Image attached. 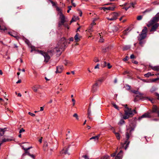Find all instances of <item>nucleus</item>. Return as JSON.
Here are the masks:
<instances>
[{
  "instance_id": "f257e3e1",
  "label": "nucleus",
  "mask_w": 159,
  "mask_h": 159,
  "mask_svg": "<svg viewBox=\"0 0 159 159\" xmlns=\"http://www.w3.org/2000/svg\"><path fill=\"white\" fill-rule=\"evenodd\" d=\"M67 43V40L64 37H62L61 39L55 48L48 50V52L51 56L54 54L56 52L58 54L60 55L61 51L64 50Z\"/></svg>"
},
{
  "instance_id": "f03ea898",
  "label": "nucleus",
  "mask_w": 159,
  "mask_h": 159,
  "mask_svg": "<svg viewBox=\"0 0 159 159\" xmlns=\"http://www.w3.org/2000/svg\"><path fill=\"white\" fill-rule=\"evenodd\" d=\"M127 105H126L125 107L127 109L126 110H124L125 113L123 116V119H121L118 123V125L120 126L122 125L125 123V121L124 119H127L129 117H132L134 114L136 113L135 110H132L131 108H129L127 107Z\"/></svg>"
},
{
  "instance_id": "7ed1b4c3",
  "label": "nucleus",
  "mask_w": 159,
  "mask_h": 159,
  "mask_svg": "<svg viewBox=\"0 0 159 159\" xmlns=\"http://www.w3.org/2000/svg\"><path fill=\"white\" fill-rule=\"evenodd\" d=\"M134 128L135 126H133L127 129V131L125 133L126 139L124 141V143L122 145L123 146L125 144H126L125 148V150H126L129 146V145L130 143V141H129V139L130 137V135L131 134V132L134 130Z\"/></svg>"
},
{
  "instance_id": "20e7f679",
  "label": "nucleus",
  "mask_w": 159,
  "mask_h": 159,
  "mask_svg": "<svg viewBox=\"0 0 159 159\" xmlns=\"http://www.w3.org/2000/svg\"><path fill=\"white\" fill-rule=\"evenodd\" d=\"M159 21V13H157V15L152 19L150 20L147 25V26L149 27Z\"/></svg>"
},
{
  "instance_id": "39448f33",
  "label": "nucleus",
  "mask_w": 159,
  "mask_h": 159,
  "mask_svg": "<svg viewBox=\"0 0 159 159\" xmlns=\"http://www.w3.org/2000/svg\"><path fill=\"white\" fill-rule=\"evenodd\" d=\"M38 53L43 55L44 58V61L46 62H48L50 57L48 52H46L41 50H37Z\"/></svg>"
},
{
  "instance_id": "423d86ee",
  "label": "nucleus",
  "mask_w": 159,
  "mask_h": 159,
  "mask_svg": "<svg viewBox=\"0 0 159 159\" xmlns=\"http://www.w3.org/2000/svg\"><path fill=\"white\" fill-rule=\"evenodd\" d=\"M120 15L118 13L114 12L111 13L109 16V17H107V19L110 20H116L117 17L119 16Z\"/></svg>"
},
{
  "instance_id": "0eeeda50",
  "label": "nucleus",
  "mask_w": 159,
  "mask_h": 159,
  "mask_svg": "<svg viewBox=\"0 0 159 159\" xmlns=\"http://www.w3.org/2000/svg\"><path fill=\"white\" fill-rule=\"evenodd\" d=\"M59 15V18L60 19V21L59 22L58 25L60 27L61 25H64L65 21V16L62 14H61Z\"/></svg>"
},
{
  "instance_id": "6e6552de",
  "label": "nucleus",
  "mask_w": 159,
  "mask_h": 159,
  "mask_svg": "<svg viewBox=\"0 0 159 159\" xmlns=\"http://www.w3.org/2000/svg\"><path fill=\"white\" fill-rule=\"evenodd\" d=\"M151 114V113L149 112L145 113L142 116L139 117V120H140L143 118H151L152 117V116Z\"/></svg>"
},
{
  "instance_id": "1a4fd4ad",
  "label": "nucleus",
  "mask_w": 159,
  "mask_h": 159,
  "mask_svg": "<svg viewBox=\"0 0 159 159\" xmlns=\"http://www.w3.org/2000/svg\"><path fill=\"white\" fill-rule=\"evenodd\" d=\"M152 27L150 30L151 32H154L156 31L157 29L159 26V24L156 23L152 25Z\"/></svg>"
},
{
  "instance_id": "9d476101",
  "label": "nucleus",
  "mask_w": 159,
  "mask_h": 159,
  "mask_svg": "<svg viewBox=\"0 0 159 159\" xmlns=\"http://www.w3.org/2000/svg\"><path fill=\"white\" fill-rule=\"evenodd\" d=\"M98 87V84L97 82H96L92 86V91L93 92L97 91Z\"/></svg>"
},
{
  "instance_id": "9b49d317",
  "label": "nucleus",
  "mask_w": 159,
  "mask_h": 159,
  "mask_svg": "<svg viewBox=\"0 0 159 159\" xmlns=\"http://www.w3.org/2000/svg\"><path fill=\"white\" fill-rule=\"evenodd\" d=\"M63 69V67L62 66H58L57 67V73H61Z\"/></svg>"
},
{
  "instance_id": "f8f14e48",
  "label": "nucleus",
  "mask_w": 159,
  "mask_h": 159,
  "mask_svg": "<svg viewBox=\"0 0 159 159\" xmlns=\"http://www.w3.org/2000/svg\"><path fill=\"white\" fill-rule=\"evenodd\" d=\"M133 93H134L135 94H137L136 96V97L140 96V98H141V97H142L143 94L139 93L138 91L133 90L131 91Z\"/></svg>"
},
{
  "instance_id": "ddd939ff",
  "label": "nucleus",
  "mask_w": 159,
  "mask_h": 159,
  "mask_svg": "<svg viewBox=\"0 0 159 159\" xmlns=\"http://www.w3.org/2000/svg\"><path fill=\"white\" fill-rule=\"evenodd\" d=\"M123 152L120 150L115 157V159H121L122 157Z\"/></svg>"
},
{
  "instance_id": "4468645a",
  "label": "nucleus",
  "mask_w": 159,
  "mask_h": 159,
  "mask_svg": "<svg viewBox=\"0 0 159 159\" xmlns=\"http://www.w3.org/2000/svg\"><path fill=\"white\" fill-rule=\"evenodd\" d=\"M80 34L77 33L74 37V39L76 42H79L80 40Z\"/></svg>"
},
{
  "instance_id": "2eb2a0df",
  "label": "nucleus",
  "mask_w": 159,
  "mask_h": 159,
  "mask_svg": "<svg viewBox=\"0 0 159 159\" xmlns=\"http://www.w3.org/2000/svg\"><path fill=\"white\" fill-rule=\"evenodd\" d=\"M129 32V29L127 28L125 30H124L122 34L120 35V36L121 37L123 38H124L123 36V35H126L127 34V33Z\"/></svg>"
},
{
  "instance_id": "dca6fc26",
  "label": "nucleus",
  "mask_w": 159,
  "mask_h": 159,
  "mask_svg": "<svg viewBox=\"0 0 159 159\" xmlns=\"http://www.w3.org/2000/svg\"><path fill=\"white\" fill-rule=\"evenodd\" d=\"M147 34L141 33L139 34V36L138 37V39H144L146 37Z\"/></svg>"
},
{
  "instance_id": "f3484780",
  "label": "nucleus",
  "mask_w": 159,
  "mask_h": 159,
  "mask_svg": "<svg viewBox=\"0 0 159 159\" xmlns=\"http://www.w3.org/2000/svg\"><path fill=\"white\" fill-rule=\"evenodd\" d=\"M40 85H35L32 87V88L34 92H36L38 91V89L40 88Z\"/></svg>"
},
{
  "instance_id": "a211bd4d",
  "label": "nucleus",
  "mask_w": 159,
  "mask_h": 159,
  "mask_svg": "<svg viewBox=\"0 0 159 159\" xmlns=\"http://www.w3.org/2000/svg\"><path fill=\"white\" fill-rule=\"evenodd\" d=\"M149 67L153 70L158 71H159V66H149Z\"/></svg>"
},
{
  "instance_id": "6ab92c4d",
  "label": "nucleus",
  "mask_w": 159,
  "mask_h": 159,
  "mask_svg": "<svg viewBox=\"0 0 159 159\" xmlns=\"http://www.w3.org/2000/svg\"><path fill=\"white\" fill-rule=\"evenodd\" d=\"M158 111V108L156 106L153 105L152 107V112H157V113Z\"/></svg>"
},
{
  "instance_id": "aec40b11",
  "label": "nucleus",
  "mask_w": 159,
  "mask_h": 159,
  "mask_svg": "<svg viewBox=\"0 0 159 159\" xmlns=\"http://www.w3.org/2000/svg\"><path fill=\"white\" fill-rule=\"evenodd\" d=\"M32 148V147H30L27 148H25L23 146L22 147V148L23 149H24L25 150V152L26 154H27L28 155H29V154H30V153L28 151V150H29L31 148Z\"/></svg>"
},
{
  "instance_id": "412c9836",
  "label": "nucleus",
  "mask_w": 159,
  "mask_h": 159,
  "mask_svg": "<svg viewBox=\"0 0 159 159\" xmlns=\"http://www.w3.org/2000/svg\"><path fill=\"white\" fill-rule=\"evenodd\" d=\"M139 41V44L141 47H143L144 44L145 43V40L144 39H138Z\"/></svg>"
},
{
  "instance_id": "4be33fe9",
  "label": "nucleus",
  "mask_w": 159,
  "mask_h": 159,
  "mask_svg": "<svg viewBox=\"0 0 159 159\" xmlns=\"http://www.w3.org/2000/svg\"><path fill=\"white\" fill-rule=\"evenodd\" d=\"M99 136H100V135H98L96 136H95L92 137L90 139V140L93 139L95 141H98V139Z\"/></svg>"
},
{
  "instance_id": "5701e85b",
  "label": "nucleus",
  "mask_w": 159,
  "mask_h": 159,
  "mask_svg": "<svg viewBox=\"0 0 159 159\" xmlns=\"http://www.w3.org/2000/svg\"><path fill=\"white\" fill-rule=\"evenodd\" d=\"M153 74H152L151 72H149L148 73L144 74V76L145 77L148 78L150 76H153Z\"/></svg>"
},
{
  "instance_id": "b1692460",
  "label": "nucleus",
  "mask_w": 159,
  "mask_h": 159,
  "mask_svg": "<svg viewBox=\"0 0 159 159\" xmlns=\"http://www.w3.org/2000/svg\"><path fill=\"white\" fill-rule=\"evenodd\" d=\"M5 129L0 128V136H2L4 134Z\"/></svg>"
},
{
  "instance_id": "393cba45",
  "label": "nucleus",
  "mask_w": 159,
  "mask_h": 159,
  "mask_svg": "<svg viewBox=\"0 0 159 159\" xmlns=\"http://www.w3.org/2000/svg\"><path fill=\"white\" fill-rule=\"evenodd\" d=\"M30 48H31V52H32L33 51H35L36 52H37V53H38L37 50H36L35 47L33 46L30 45Z\"/></svg>"
},
{
  "instance_id": "a878e982",
  "label": "nucleus",
  "mask_w": 159,
  "mask_h": 159,
  "mask_svg": "<svg viewBox=\"0 0 159 159\" xmlns=\"http://www.w3.org/2000/svg\"><path fill=\"white\" fill-rule=\"evenodd\" d=\"M111 28L113 32H116L118 30V28L115 26H112Z\"/></svg>"
},
{
  "instance_id": "bb28decb",
  "label": "nucleus",
  "mask_w": 159,
  "mask_h": 159,
  "mask_svg": "<svg viewBox=\"0 0 159 159\" xmlns=\"http://www.w3.org/2000/svg\"><path fill=\"white\" fill-rule=\"evenodd\" d=\"M147 28L146 27H144L143 28V29L142 30V33L147 34Z\"/></svg>"
},
{
  "instance_id": "cd10ccee",
  "label": "nucleus",
  "mask_w": 159,
  "mask_h": 159,
  "mask_svg": "<svg viewBox=\"0 0 159 159\" xmlns=\"http://www.w3.org/2000/svg\"><path fill=\"white\" fill-rule=\"evenodd\" d=\"M64 64L66 66H67V65H71V63L69 61L65 60L64 62Z\"/></svg>"
},
{
  "instance_id": "c85d7f7f",
  "label": "nucleus",
  "mask_w": 159,
  "mask_h": 159,
  "mask_svg": "<svg viewBox=\"0 0 159 159\" xmlns=\"http://www.w3.org/2000/svg\"><path fill=\"white\" fill-rule=\"evenodd\" d=\"M115 7H105L104 8V9L107 10H111V11H113L114 10Z\"/></svg>"
},
{
  "instance_id": "c756f323",
  "label": "nucleus",
  "mask_w": 159,
  "mask_h": 159,
  "mask_svg": "<svg viewBox=\"0 0 159 159\" xmlns=\"http://www.w3.org/2000/svg\"><path fill=\"white\" fill-rule=\"evenodd\" d=\"M56 10L58 12V14L60 15L61 14H62L61 9L57 6H56Z\"/></svg>"
},
{
  "instance_id": "7c9ffc66",
  "label": "nucleus",
  "mask_w": 159,
  "mask_h": 159,
  "mask_svg": "<svg viewBox=\"0 0 159 159\" xmlns=\"http://www.w3.org/2000/svg\"><path fill=\"white\" fill-rule=\"evenodd\" d=\"M107 63L106 61H103L102 63L101 66L102 67H105L107 66Z\"/></svg>"
},
{
  "instance_id": "2f4dec72",
  "label": "nucleus",
  "mask_w": 159,
  "mask_h": 159,
  "mask_svg": "<svg viewBox=\"0 0 159 159\" xmlns=\"http://www.w3.org/2000/svg\"><path fill=\"white\" fill-rule=\"evenodd\" d=\"M116 136L117 139L119 140L120 139V134H119V133H114Z\"/></svg>"
},
{
  "instance_id": "473e14b6",
  "label": "nucleus",
  "mask_w": 159,
  "mask_h": 159,
  "mask_svg": "<svg viewBox=\"0 0 159 159\" xmlns=\"http://www.w3.org/2000/svg\"><path fill=\"white\" fill-rule=\"evenodd\" d=\"M0 30L4 31L5 30H7V28L5 25H4L2 27H1V26L0 25Z\"/></svg>"
},
{
  "instance_id": "72a5a7b5",
  "label": "nucleus",
  "mask_w": 159,
  "mask_h": 159,
  "mask_svg": "<svg viewBox=\"0 0 159 159\" xmlns=\"http://www.w3.org/2000/svg\"><path fill=\"white\" fill-rule=\"evenodd\" d=\"M100 35V38L99 39V42L101 43H102L104 41V39L101 36V35H100V34H99Z\"/></svg>"
},
{
  "instance_id": "f704fd0d",
  "label": "nucleus",
  "mask_w": 159,
  "mask_h": 159,
  "mask_svg": "<svg viewBox=\"0 0 159 159\" xmlns=\"http://www.w3.org/2000/svg\"><path fill=\"white\" fill-rule=\"evenodd\" d=\"M25 41L26 44H27V45L29 46H30L31 45V44L30 43L29 41L27 39H25Z\"/></svg>"
},
{
  "instance_id": "c9c22d12",
  "label": "nucleus",
  "mask_w": 159,
  "mask_h": 159,
  "mask_svg": "<svg viewBox=\"0 0 159 159\" xmlns=\"http://www.w3.org/2000/svg\"><path fill=\"white\" fill-rule=\"evenodd\" d=\"M68 150L66 148L64 149L62 151V153H64L65 154H67V152Z\"/></svg>"
},
{
  "instance_id": "e433bc0d",
  "label": "nucleus",
  "mask_w": 159,
  "mask_h": 159,
  "mask_svg": "<svg viewBox=\"0 0 159 159\" xmlns=\"http://www.w3.org/2000/svg\"><path fill=\"white\" fill-rule=\"evenodd\" d=\"M48 147V143L47 142H46L44 143V145H43V147L44 150H46L47 148Z\"/></svg>"
},
{
  "instance_id": "4c0bfd02",
  "label": "nucleus",
  "mask_w": 159,
  "mask_h": 159,
  "mask_svg": "<svg viewBox=\"0 0 159 159\" xmlns=\"http://www.w3.org/2000/svg\"><path fill=\"white\" fill-rule=\"evenodd\" d=\"M158 80H159V77L152 79L151 80V82H154Z\"/></svg>"
},
{
  "instance_id": "58836bf2",
  "label": "nucleus",
  "mask_w": 159,
  "mask_h": 159,
  "mask_svg": "<svg viewBox=\"0 0 159 159\" xmlns=\"http://www.w3.org/2000/svg\"><path fill=\"white\" fill-rule=\"evenodd\" d=\"M93 61L95 62H99V60L98 57H95L93 59Z\"/></svg>"
},
{
  "instance_id": "ea45409f",
  "label": "nucleus",
  "mask_w": 159,
  "mask_h": 159,
  "mask_svg": "<svg viewBox=\"0 0 159 159\" xmlns=\"http://www.w3.org/2000/svg\"><path fill=\"white\" fill-rule=\"evenodd\" d=\"M143 18V16H137V19L138 20H142Z\"/></svg>"
},
{
  "instance_id": "a19ab883",
  "label": "nucleus",
  "mask_w": 159,
  "mask_h": 159,
  "mask_svg": "<svg viewBox=\"0 0 159 159\" xmlns=\"http://www.w3.org/2000/svg\"><path fill=\"white\" fill-rule=\"evenodd\" d=\"M73 116L75 117L77 120H79V117L78 115L76 113H75L73 115Z\"/></svg>"
},
{
  "instance_id": "79ce46f5",
  "label": "nucleus",
  "mask_w": 159,
  "mask_h": 159,
  "mask_svg": "<svg viewBox=\"0 0 159 159\" xmlns=\"http://www.w3.org/2000/svg\"><path fill=\"white\" fill-rule=\"evenodd\" d=\"M125 87L126 88V89L127 90H129L130 89V86L128 85H126Z\"/></svg>"
},
{
  "instance_id": "37998d69",
  "label": "nucleus",
  "mask_w": 159,
  "mask_h": 159,
  "mask_svg": "<svg viewBox=\"0 0 159 159\" xmlns=\"http://www.w3.org/2000/svg\"><path fill=\"white\" fill-rule=\"evenodd\" d=\"M88 115L89 116L91 115V111L89 108L88 111Z\"/></svg>"
},
{
  "instance_id": "c03bdc74",
  "label": "nucleus",
  "mask_w": 159,
  "mask_h": 159,
  "mask_svg": "<svg viewBox=\"0 0 159 159\" xmlns=\"http://www.w3.org/2000/svg\"><path fill=\"white\" fill-rule=\"evenodd\" d=\"M130 4L131 5V7H132L133 8L134 7V5L136 4V2H131L130 3Z\"/></svg>"
},
{
  "instance_id": "a18cd8bd",
  "label": "nucleus",
  "mask_w": 159,
  "mask_h": 159,
  "mask_svg": "<svg viewBox=\"0 0 159 159\" xmlns=\"http://www.w3.org/2000/svg\"><path fill=\"white\" fill-rule=\"evenodd\" d=\"M28 114L32 116H34L35 115V114L33 113L30 112H29Z\"/></svg>"
},
{
  "instance_id": "49530a36",
  "label": "nucleus",
  "mask_w": 159,
  "mask_h": 159,
  "mask_svg": "<svg viewBox=\"0 0 159 159\" xmlns=\"http://www.w3.org/2000/svg\"><path fill=\"white\" fill-rule=\"evenodd\" d=\"M4 23L3 20L2 18H0V24L2 25Z\"/></svg>"
},
{
  "instance_id": "de8ad7c7",
  "label": "nucleus",
  "mask_w": 159,
  "mask_h": 159,
  "mask_svg": "<svg viewBox=\"0 0 159 159\" xmlns=\"http://www.w3.org/2000/svg\"><path fill=\"white\" fill-rule=\"evenodd\" d=\"M72 7L71 6H69L68 7L69 9L67 11V13H69L70 10H71V8Z\"/></svg>"
},
{
  "instance_id": "09e8293b",
  "label": "nucleus",
  "mask_w": 159,
  "mask_h": 159,
  "mask_svg": "<svg viewBox=\"0 0 159 159\" xmlns=\"http://www.w3.org/2000/svg\"><path fill=\"white\" fill-rule=\"evenodd\" d=\"M107 68L108 69H110L112 67V66L110 65L109 63H107Z\"/></svg>"
},
{
  "instance_id": "8fccbe9b",
  "label": "nucleus",
  "mask_w": 159,
  "mask_h": 159,
  "mask_svg": "<svg viewBox=\"0 0 159 159\" xmlns=\"http://www.w3.org/2000/svg\"><path fill=\"white\" fill-rule=\"evenodd\" d=\"M29 156H30L33 159H35V156L34 155L31 154L30 153V154H29Z\"/></svg>"
},
{
  "instance_id": "3c124183",
  "label": "nucleus",
  "mask_w": 159,
  "mask_h": 159,
  "mask_svg": "<svg viewBox=\"0 0 159 159\" xmlns=\"http://www.w3.org/2000/svg\"><path fill=\"white\" fill-rule=\"evenodd\" d=\"M130 58L131 59H134L136 58V57L134 54H132L130 56Z\"/></svg>"
},
{
  "instance_id": "603ef678",
  "label": "nucleus",
  "mask_w": 159,
  "mask_h": 159,
  "mask_svg": "<svg viewBox=\"0 0 159 159\" xmlns=\"http://www.w3.org/2000/svg\"><path fill=\"white\" fill-rule=\"evenodd\" d=\"M25 131V130L23 129V128H22L20 129L19 131V133H21L22 132H24Z\"/></svg>"
},
{
  "instance_id": "864d4df0",
  "label": "nucleus",
  "mask_w": 159,
  "mask_h": 159,
  "mask_svg": "<svg viewBox=\"0 0 159 159\" xmlns=\"http://www.w3.org/2000/svg\"><path fill=\"white\" fill-rule=\"evenodd\" d=\"M128 56H126L125 58H124L123 59V60L124 61H127L128 60Z\"/></svg>"
},
{
  "instance_id": "5fc2aeb1",
  "label": "nucleus",
  "mask_w": 159,
  "mask_h": 159,
  "mask_svg": "<svg viewBox=\"0 0 159 159\" xmlns=\"http://www.w3.org/2000/svg\"><path fill=\"white\" fill-rule=\"evenodd\" d=\"M51 3L52 4L53 6H56V3L52 1H50Z\"/></svg>"
},
{
  "instance_id": "6e6d98bb",
  "label": "nucleus",
  "mask_w": 159,
  "mask_h": 159,
  "mask_svg": "<svg viewBox=\"0 0 159 159\" xmlns=\"http://www.w3.org/2000/svg\"><path fill=\"white\" fill-rule=\"evenodd\" d=\"M73 0H71V4H72V5L74 7H75L76 6V4H75V3H74L73 2Z\"/></svg>"
},
{
  "instance_id": "4d7b16f0",
  "label": "nucleus",
  "mask_w": 159,
  "mask_h": 159,
  "mask_svg": "<svg viewBox=\"0 0 159 159\" xmlns=\"http://www.w3.org/2000/svg\"><path fill=\"white\" fill-rule=\"evenodd\" d=\"M72 101L73 102V106H74L75 103V100L74 98H72Z\"/></svg>"
},
{
  "instance_id": "13d9d810",
  "label": "nucleus",
  "mask_w": 159,
  "mask_h": 159,
  "mask_svg": "<svg viewBox=\"0 0 159 159\" xmlns=\"http://www.w3.org/2000/svg\"><path fill=\"white\" fill-rule=\"evenodd\" d=\"M113 106L115 108L119 110L118 106L116 104H113Z\"/></svg>"
},
{
  "instance_id": "bf43d9fd",
  "label": "nucleus",
  "mask_w": 159,
  "mask_h": 159,
  "mask_svg": "<svg viewBox=\"0 0 159 159\" xmlns=\"http://www.w3.org/2000/svg\"><path fill=\"white\" fill-rule=\"evenodd\" d=\"M102 52H105L107 51V50L106 48H103L102 51Z\"/></svg>"
},
{
  "instance_id": "052dcab7",
  "label": "nucleus",
  "mask_w": 159,
  "mask_h": 159,
  "mask_svg": "<svg viewBox=\"0 0 159 159\" xmlns=\"http://www.w3.org/2000/svg\"><path fill=\"white\" fill-rule=\"evenodd\" d=\"M99 69V65L98 64L96 65V66H95L94 67V69Z\"/></svg>"
},
{
  "instance_id": "680f3d73",
  "label": "nucleus",
  "mask_w": 159,
  "mask_h": 159,
  "mask_svg": "<svg viewBox=\"0 0 159 159\" xmlns=\"http://www.w3.org/2000/svg\"><path fill=\"white\" fill-rule=\"evenodd\" d=\"M132 62L134 64H137L138 63V62L136 61H133Z\"/></svg>"
},
{
  "instance_id": "e2e57ef3",
  "label": "nucleus",
  "mask_w": 159,
  "mask_h": 159,
  "mask_svg": "<svg viewBox=\"0 0 159 159\" xmlns=\"http://www.w3.org/2000/svg\"><path fill=\"white\" fill-rule=\"evenodd\" d=\"M155 95L157 97V99L159 100V94L157 93H156Z\"/></svg>"
},
{
  "instance_id": "0e129e2a",
  "label": "nucleus",
  "mask_w": 159,
  "mask_h": 159,
  "mask_svg": "<svg viewBox=\"0 0 159 159\" xmlns=\"http://www.w3.org/2000/svg\"><path fill=\"white\" fill-rule=\"evenodd\" d=\"M95 22V20H93V21L92 22L91 24V25H92L93 26V25H95L96 23Z\"/></svg>"
},
{
  "instance_id": "69168bd1",
  "label": "nucleus",
  "mask_w": 159,
  "mask_h": 159,
  "mask_svg": "<svg viewBox=\"0 0 159 159\" xmlns=\"http://www.w3.org/2000/svg\"><path fill=\"white\" fill-rule=\"evenodd\" d=\"M148 99V100L150 101L152 103H153V99H151L150 98H147Z\"/></svg>"
},
{
  "instance_id": "338daca9",
  "label": "nucleus",
  "mask_w": 159,
  "mask_h": 159,
  "mask_svg": "<svg viewBox=\"0 0 159 159\" xmlns=\"http://www.w3.org/2000/svg\"><path fill=\"white\" fill-rule=\"evenodd\" d=\"M74 40V38L73 37H71L70 38V41H73Z\"/></svg>"
},
{
  "instance_id": "774afa93",
  "label": "nucleus",
  "mask_w": 159,
  "mask_h": 159,
  "mask_svg": "<svg viewBox=\"0 0 159 159\" xmlns=\"http://www.w3.org/2000/svg\"><path fill=\"white\" fill-rule=\"evenodd\" d=\"M116 152L114 153H113L111 155V156L112 157H114V156H116Z\"/></svg>"
}]
</instances>
